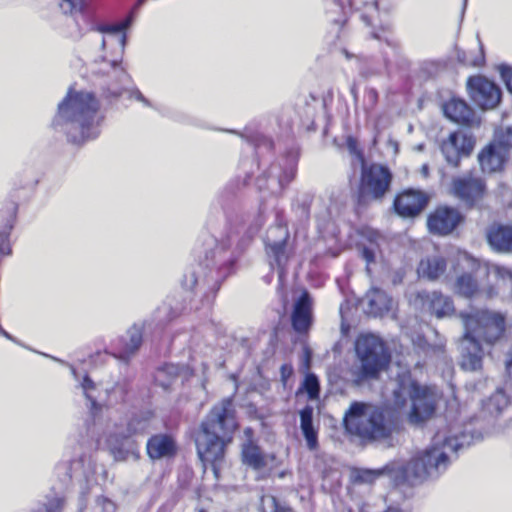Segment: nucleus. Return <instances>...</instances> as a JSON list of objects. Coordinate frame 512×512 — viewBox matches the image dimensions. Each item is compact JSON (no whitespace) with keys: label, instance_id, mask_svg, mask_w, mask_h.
<instances>
[{"label":"nucleus","instance_id":"obj_1","mask_svg":"<svg viewBox=\"0 0 512 512\" xmlns=\"http://www.w3.org/2000/svg\"><path fill=\"white\" fill-rule=\"evenodd\" d=\"M469 444L470 437L465 433L446 438L438 434L431 447L419 452L406 465L390 463L382 469H361L356 472L355 480L361 483H372L377 478L388 475L396 483L408 482L412 485L422 483L425 480L437 478L446 471L450 463L449 452H457Z\"/></svg>","mask_w":512,"mask_h":512},{"label":"nucleus","instance_id":"obj_2","mask_svg":"<svg viewBox=\"0 0 512 512\" xmlns=\"http://www.w3.org/2000/svg\"><path fill=\"white\" fill-rule=\"evenodd\" d=\"M98 110L99 103L93 94L70 90L58 105L53 125L71 143L80 145L99 135L102 117Z\"/></svg>","mask_w":512,"mask_h":512},{"label":"nucleus","instance_id":"obj_3","mask_svg":"<svg viewBox=\"0 0 512 512\" xmlns=\"http://www.w3.org/2000/svg\"><path fill=\"white\" fill-rule=\"evenodd\" d=\"M464 335L460 340V365L464 370L477 371L482 367L483 348L481 342L493 344L504 332V317L486 310L460 313Z\"/></svg>","mask_w":512,"mask_h":512},{"label":"nucleus","instance_id":"obj_4","mask_svg":"<svg viewBox=\"0 0 512 512\" xmlns=\"http://www.w3.org/2000/svg\"><path fill=\"white\" fill-rule=\"evenodd\" d=\"M236 428L232 400L228 398L215 405L200 426L195 439L197 454L204 467L211 465L215 474Z\"/></svg>","mask_w":512,"mask_h":512},{"label":"nucleus","instance_id":"obj_5","mask_svg":"<svg viewBox=\"0 0 512 512\" xmlns=\"http://www.w3.org/2000/svg\"><path fill=\"white\" fill-rule=\"evenodd\" d=\"M439 400L435 388L418 385L410 375L404 372L399 375L397 388L394 390V404L397 409L403 410L412 424H420L429 419Z\"/></svg>","mask_w":512,"mask_h":512},{"label":"nucleus","instance_id":"obj_6","mask_svg":"<svg viewBox=\"0 0 512 512\" xmlns=\"http://www.w3.org/2000/svg\"><path fill=\"white\" fill-rule=\"evenodd\" d=\"M346 430L364 439H380L388 435L382 411L371 404L354 402L344 417Z\"/></svg>","mask_w":512,"mask_h":512},{"label":"nucleus","instance_id":"obj_7","mask_svg":"<svg viewBox=\"0 0 512 512\" xmlns=\"http://www.w3.org/2000/svg\"><path fill=\"white\" fill-rule=\"evenodd\" d=\"M355 348L365 377H376L389 362L390 357L384 349L383 342L375 335L359 336Z\"/></svg>","mask_w":512,"mask_h":512},{"label":"nucleus","instance_id":"obj_8","mask_svg":"<svg viewBox=\"0 0 512 512\" xmlns=\"http://www.w3.org/2000/svg\"><path fill=\"white\" fill-rule=\"evenodd\" d=\"M145 427H135L133 423H117L109 421L102 435L99 444H103L114 456L115 460L123 461L127 458L132 446L129 437L133 433L144 431Z\"/></svg>","mask_w":512,"mask_h":512},{"label":"nucleus","instance_id":"obj_9","mask_svg":"<svg viewBox=\"0 0 512 512\" xmlns=\"http://www.w3.org/2000/svg\"><path fill=\"white\" fill-rule=\"evenodd\" d=\"M457 265L469 272L459 275L454 284L455 293L460 296L471 298L480 293L478 278L487 275V269L481 267L480 263L466 252H458Z\"/></svg>","mask_w":512,"mask_h":512},{"label":"nucleus","instance_id":"obj_10","mask_svg":"<svg viewBox=\"0 0 512 512\" xmlns=\"http://www.w3.org/2000/svg\"><path fill=\"white\" fill-rule=\"evenodd\" d=\"M392 180V175L388 168L380 165L373 164L369 167H362L361 185H360V199L378 200L384 197L389 190Z\"/></svg>","mask_w":512,"mask_h":512},{"label":"nucleus","instance_id":"obj_11","mask_svg":"<svg viewBox=\"0 0 512 512\" xmlns=\"http://www.w3.org/2000/svg\"><path fill=\"white\" fill-rule=\"evenodd\" d=\"M485 189L483 179L472 173H466L452 179L449 192L460 201L471 206L483 198Z\"/></svg>","mask_w":512,"mask_h":512},{"label":"nucleus","instance_id":"obj_12","mask_svg":"<svg viewBox=\"0 0 512 512\" xmlns=\"http://www.w3.org/2000/svg\"><path fill=\"white\" fill-rule=\"evenodd\" d=\"M467 87L471 99L482 109H492L500 101L499 88L482 76L469 78Z\"/></svg>","mask_w":512,"mask_h":512},{"label":"nucleus","instance_id":"obj_13","mask_svg":"<svg viewBox=\"0 0 512 512\" xmlns=\"http://www.w3.org/2000/svg\"><path fill=\"white\" fill-rule=\"evenodd\" d=\"M462 221V216L455 208L439 207L427 220V226L431 233L438 235L450 234Z\"/></svg>","mask_w":512,"mask_h":512},{"label":"nucleus","instance_id":"obj_14","mask_svg":"<svg viewBox=\"0 0 512 512\" xmlns=\"http://www.w3.org/2000/svg\"><path fill=\"white\" fill-rule=\"evenodd\" d=\"M473 146L474 143L471 137L462 131H457L451 133L449 138L443 142L441 150L447 162L457 166L460 157L469 155Z\"/></svg>","mask_w":512,"mask_h":512},{"label":"nucleus","instance_id":"obj_15","mask_svg":"<svg viewBox=\"0 0 512 512\" xmlns=\"http://www.w3.org/2000/svg\"><path fill=\"white\" fill-rule=\"evenodd\" d=\"M361 17L372 27L371 36L374 39L391 44V24L381 16L377 2L366 4Z\"/></svg>","mask_w":512,"mask_h":512},{"label":"nucleus","instance_id":"obj_16","mask_svg":"<svg viewBox=\"0 0 512 512\" xmlns=\"http://www.w3.org/2000/svg\"><path fill=\"white\" fill-rule=\"evenodd\" d=\"M313 321V302L307 291L294 302L291 322L293 329L298 333H306Z\"/></svg>","mask_w":512,"mask_h":512},{"label":"nucleus","instance_id":"obj_17","mask_svg":"<svg viewBox=\"0 0 512 512\" xmlns=\"http://www.w3.org/2000/svg\"><path fill=\"white\" fill-rule=\"evenodd\" d=\"M288 239V231L283 226H275L268 230L266 235V248L270 256L274 257L279 267L283 266L288 255L286 253V241Z\"/></svg>","mask_w":512,"mask_h":512},{"label":"nucleus","instance_id":"obj_18","mask_svg":"<svg viewBox=\"0 0 512 512\" xmlns=\"http://www.w3.org/2000/svg\"><path fill=\"white\" fill-rule=\"evenodd\" d=\"M426 203L427 198L422 192L410 189L398 195L394 206L402 217H415L423 210Z\"/></svg>","mask_w":512,"mask_h":512},{"label":"nucleus","instance_id":"obj_19","mask_svg":"<svg viewBox=\"0 0 512 512\" xmlns=\"http://www.w3.org/2000/svg\"><path fill=\"white\" fill-rule=\"evenodd\" d=\"M418 298L422 303V308L438 319L449 317L455 311L452 300L440 292L420 293Z\"/></svg>","mask_w":512,"mask_h":512},{"label":"nucleus","instance_id":"obj_20","mask_svg":"<svg viewBox=\"0 0 512 512\" xmlns=\"http://www.w3.org/2000/svg\"><path fill=\"white\" fill-rule=\"evenodd\" d=\"M133 22V15L130 14L124 20L116 24H104L98 27V31L106 37L101 39V48L106 49L108 41L110 40L113 45L122 53L126 45V34L125 31L128 29Z\"/></svg>","mask_w":512,"mask_h":512},{"label":"nucleus","instance_id":"obj_21","mask_svg":"<svg viewBox=\"0 0 512 512\" xmlns=\"http://www.w3.org/2000/svg\"><path fill=\"white\" fill-rule=\"evenodd\" d=\"M507 155L506 149L493 141L478 155L482 171L485 173L500 171L507 159Z\"/></svg>","mask_w":512,"mask_h":512},{"label":"nucleus","instance_id":"obj_22","mask_svg":"<svg viewBox=\"0 0 512 512\" xmlns=\"http://www.w3.org/2000/svg\"><path fill=\"white\" fill-rule=\"evenodd\" d=\"M106 66L107 69H101V71L107 73L111 78L108 90L113 96H119L122 94V90L129 84L130 76L118 60H111Z\"/></svg>","mask_w":512,"mask_h":512},{"label":"nucleus","instance_id":"obj_23","mask_svg":"<svg viewBox=\"0 0 512 512\" xmlns=\"http://www.w3.org/2000/svg\"><path fill=\"white\" fill-rule=\"evenodd\" d=\"M444 115L458 124L471 125L473 122L472 109L461 99L452 98L443 105Z\"/></svg>","mask_w":512,"mask_h":512},{"label":"nucleus","instance_id":"obj_24","mask_svg":"<svg viewBox=\"0 0 512 512\" xmlns=\"http://www.w3.org/2000/svg\"><path fill=\"white\" fill-rule=\"evenodd\" d=\"M174 440L167 435H155L147 442V453L151 459H161L174 455Z\"/></svg>","mask_w":512,"mask_h":512},{"label":"nucleus","instance_id":"obj_25","mask_svg":"<svg viewBox=\"0 0 512 512\" xmlns=\"http://www.w3.org/2000/svg\"><path fill=\"white\" fill-rule=\"evenodd\" d=\"M367 302L366 312L374 317L382 316L388 312L392 306V300L388 295L377 288L369 290L365 296Z\"/></svg>","mask_w":512,"mask_h":512},{"label":"nucleus","instance_id":"obj_26","mask_svg":"<svg viewBox=\"0 0 512 512\" xmlns=\"http://www.w3.org/2000/svg\"><path fill=\"white\" fill-rule=\"evenodd\" d=\"M490 246L503 253H512V227L498 226L490 229L488 233Z\"/></svg>","mask_w":512,"mask_h":512},{"label":"nucleus","instance_id":"obj_27","mask_svg":"<svg viewBox=\"0 0 512 512\" xmlns=\"http://www.w3.org/2000/svg\"><path fill=\"white\" fill-rule=\"evenodd\" d=\"M273 460V457L264 455L260 448L250 440L242 446V461L254 470H260L266 467L269 462Z\"/></svg>","mask_w":512,"mask_h":512},{"label":"nucleus","instance_id":"obj_28","mask_svg":"<svg viewBox=\"0 0 512 512\" xmlns=\"http://www.w3.org/2000/svg\"><path fill=\"white\" fill-rule=\"evenodd\" d=\"M446 270V261L442 256L432 255L422 259L417 272L429 280L438 279Z\"/></svg>","mask_w":512,"mask_h":512},{"label":"nucleus","instance_id":"obj_29","mask_svg":"<svg viewBox=\"0 0 512 512\" xmlns=\"http://www.w3.org/2000/svg\"><path fill=\"white\" fill-rule=\"evenodd\" d=\"M71 372L75 380L79 381V386L82 390L84 397L90 403L91 410L97 409L98 401H104L97 385L87 375L83 376L82 379L80 380L76 370L73 367H71Z\"/></svg>","mask_w":512,"mask_h":512},{"label":"nucleus","instance_id":"obj_30","mask_svg":"<svg viewBox=\"0 0 512 512\" xmlns=\"http://www.w3.org/2000/svg\"><path fill=\"white\" fill-rule=\"evenodd\" d=\"M313 409L309 406L300 411V427L310 450L317 447V432L313 427Z\"/></svg>","mask_w":512,"mask_h":512},{"label":"nucleus","instance_id":"obj_31","mask_svg":"<svg viewBox=\"0 0 512 512\" xmlns=\"http://www.w3.org/2000/svg\"><path fill=\"white\" fill-rule=\"evenodd\" d=\"M141 343L142 328L138 325H133L127 330L126 337L124 338V348L119 353V358L128 360L139 349Z\"/></svg>","mask_w":512,"mask_h":512},{"label":"nucleus","instance_id":"obj_32","mask_svg":"<svg viewBox=\"0 0 512 512\" xmlns=\"http://www.w3.org/2000/svg\"><path fill=\"white\" fill-rule=\"evenodd\" d=\"M180 372V367L174 364H166L159 368L155 375V381L163 388H168Z\"/></svg>","mask_w":512,"mask_h":512},{"label":"nucleus","instance_id":"obj_33","mask_svg":"<svg viewBox=\"0 0 512 512\" xmlns=\"http://www.w3.org/2000/svg\"><path fill=\"white\" fill-rule=\"evenodd\" d=\"M260 509L262 512H293L290 508L281 505L272 495L262 496Z\"/></svg>","mask_w":512,"mask_h":512},{"label":"nucleus","instance_id":"obj_34","mask_svg":"<svg viewBox=\"0 0 512 512\" xmlns=\"http://www.w3.org/2000/svg\"><path fill=\"white\" fill-rule=\"evenodd\" d=\"M115 504L104 496H98L95 498L91 505L90 512H115Z\"/></svg>","mask_w":512,"mask_h":512},{"label":"nucleus","instance_id":"obj_35","mask_svg":"<svg viewBox=\"0 0 512 512\" xmlns=\"http://www.w3.org/2000/svg\"><path fill=\"white\" fill-rule=\"evenodd\" d=\"M412 343L416 349L419 350V352L428 353L430 350L433 351H441L444 347V344L442 342L435 344V345H429L422 336L417 335L416 338L411 337Z\"/></svg>","mask_w":512,"mask_h":512},{"label":"nucleus","instance_id":"obj_36","mask_svg":"<svg viewBox=\"0 0 512 512\" xmlns=\"http://www.w3.org/2000/svg\"><path fill=\"white\" fill-rule=\"evenodd\" d=\"M304 389L310 399H317L319 396V381L314 374H308L304 381Z\"/></svg>","mask_w":512,"mask_h":512},{"label":"nucleus","instance_id":"obj_37","mask_svg":"<svg viewBox=\"0 0 512 512\" xmlns=\"http://www.w3.org/2000/svg\"><path fill=\"white\" fill-rule=\"evenodd\" d=\"M494 142L504 147L508 153V149L512 148V128L499 130L496 133Z\"/></svg>","mask_w":512,"mask_h":512},{"label":"nucleus","instance_id":"obj_38","mask_svg":"<svg viewBox=\"0 0 512 512\" xmlns=\"http://www.w3.org/2000/svg\"><path fill=\"white\" fill-rule=\"evenodd\" d=\"M379 239H381V237L375 234V239L371 241L370 245L364 246L362 249V256L366 260L367 264L375 261L379 246L377 240Z\"/></svg>","mask_w":512,"mask_h":512},{"label":"nucleus","instance_id":"obj_39","mask_svg":"<svg viewBox=\"0 0 512 512\" xmlns=\"http://www.w3.org/2000/svg\"><path fill=\"white\" fill-rule=\"evenodd\" d=\"M84 0H62L60 7L65 13H73L81 10Z\"/></svg>","mask_w":512,"mask_h":512},{"label":"nucleus","instance_id":"obj_40","mask_svg":"<svg viewBox=\"0 0 512 512\" xmlns=\"http://www.w3.org/2000/svg\"><path fill=\"white\" fill-rule=\"evenodd\" d=\"M490 403L496 404V410L501 411L507 405V398L502 391H497L491 398Z\"/></svg>","mask_w":512,"mask_h":512},{"label":"nucleus","instance_id":"obj_41","mask_svg":"<svg viewBox=\"0 0 512 512\" xmlns=\"http://www.w3.org/2000/svg\"><path fill=\"white\" fill-rule=\"evenodd\" d=\"M64 506V500L62 498H53L46 504V512H61Z\"/></svg>","mask_w":512,"mask_h":512},{"label":"nucleus","instance_id":"obj_42","mask_svg":"<svg viewBox=\"0 0 512 512\" xmlns=\"http://www.w3.org/2000/svg\"><path fill=\"white\" fill-rule=\"evenodd\" d=\"M502 78L504 79L506 86L510 92H512V68L503 67L501 69Z\"/></svg>","mask_w":512,"mask_h":512},{"label":"nucleus","instance_id":"obj_43","mask_svg":"<svg viewBox=\"0 0 512 512\" xmlns=\"http://www.w3.org/2000/svg\"><path fill=\"white\" fill-rule=\"evenodd\" d=\"M347 145H348V149L349 151L356 155L357 158L360 160V162L362 163V165H364V160H363V157L360 153V151L357 149V143L354 139L352 138H348V141H347Z\"/></svg>","mask_w":512,"mask_h":512},{"label":"nucleus","instance_id":"obj_44","mask_svg":"<svg viewBox=\"0 0 512 512\" xmlns=\"http://www.w3.org/2000/svg\"><path fill=\"white\" fill-rule=\"evenodd\" d=\"M494 272L498 277L502 278L503 280H505L506 278L512 280V271L507 268L495 267Z\"/></svg>","mask_w":512,"mask_h":512},{"label":"nucleus","instance_id":"obj_45","mask_svg":"<svg viewBox=\"0 0 512 512\" xmlns=\"http://www.w3.org/2000/svg\"><path fill=\"white\" fill-rule=\"evenodd\" d=\"M130 97L134 98L139 102H142L146 106H150L149 101L144 97V95L139 90L132 91Z\"/></svg>","mask_w":512,"mask_h":512},{"label":"nucleus","instance_id":"obj_46","mask_svg":"<svg viewBox=\"0 0 512 512\" xmlns=\"http://www.w3.org/2000/svg\"><path fill=\"white\" fill-rule=\"evenodd\" d=\"M483 61V56L481 55L478 59L476 60H473V61H468V60H465V63L466 64H471L473 66H478L482 63Z\"/></svg>","mask_w":512,"mask_h":512},{"label":"nucleus","instance_id":"obj_47","mask_svg":"<svg viewBox=\"0 0 512 512\" xmlns=\"http://www.w3.org/2000/svg\"><path fill=\"white\" fill-rule=\"evenodd\" d=\"M428 170H429L428 166H427L426 164H425V165H423V166H422V168H421V174H422L424 177H427V176H428Z\"/></svg>","mask_w":512,"mask_h":512},{"label":"nucleus","instance_id":"obj_48","mask_svg":"<svg viewBox=\"0 0 512 512\" xmlns=\"http://www.w3.org/2000/svg\"><path fill=\"white\" fill-rule=\"evenodd\" d=\"M387 512H398L396 509H389Z\"/></svg>","mask_w":512,"mask_h":512},{"label":"nucleus","instance_id":"obj_49","mask_svg":"<svg viewBox=\"0 0 512 512\" xmlns=\"http://www.w3.org/2000/svg\"><path fill=\"white\" fill-rule=\"evenodd\" d=\"M341 329H342L343 333H346V331H345V327H344V325H343V324H342V326H341Z\"/></svg>","mask_w":512,"mask_h":512},{"label":"nucleus","instance_id":"obj_50","mask_svg":"<svg viewBox=\"0 0 512 512\" xmlns=\"http://www.w3.org/2000/svg\"><path fill=\"white\" fill-rule=\"evenodd\" d=\"M487 294H488V296H492V291H491V290H489V291L487 292Z\"/></svg>","mask_w":512,"mask_h":512},{"label":"nucleus","instance_id":"obj_51","mask_svg":"<svg viewBox=\"0 0 512 512\" xmlns=\"http://www.w3.org/2000/svg\"><path fill=\"white\" fill-rule=\"evenodd\" d=\"M3 334L7 337V338H10V336L8 335V333L4 332L3 331Z\"/></svg>","mask_w":512,"mask_h":512}]
</instances>
